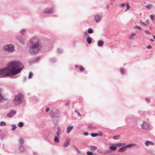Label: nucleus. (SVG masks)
Wrapping results in <instances>:
<instances>
[{
    "label": "nucleus",
    "instance_id": "1",
    "mask_svg": "<svg viewBox=\"0 0 155 155\" xmlns=\"http://www.w3.org/2000/svg\"><path fill=\"white\" fill-rule=\"evenodd\" d=\"M23 68V64L20 62L12 61L8 63L6 67L0 68V75L2 76L14 75L20 72Z\"/></svg>",
    "mask_w": 155,
    "mask_h": 155
},
{
    "label": "nucleus",
    "instance_id": "2",
    "mask_svg": "<svg viewBox=\"0 0 155 155\" xmlns=\"http://www.w3.org/2000/svg\"><path fill=\"white\" fill-rule=\"evenodd\" d=\"M31 45L30 47V52L32 54L38 52L41 48V45L39 44L38 38L35 37L32 39L31 41Z\"/></svg>",
    "mask_w": 155,
    "mask_h": 155
},
{
    "label": "nucleus",
    "instance_id": "3",
    "mask_svg": "<svg viewBox=\"0 0 155 155\" xmlns=\"http://www.w3.org/2000/svg\"><path fill=\"white\" fill-rule=\"evenodd\" d=\"M22 95L19 94L16 95L15 96L14 99L13 100V102L15 104H19L21 100Z\"/></svg>",
    "mask_w": 155,
    "mask_h": 155
},
{
    "label": "nucleus",
    "instance_id": "4",
    "mask_svg": "<svg viewBox=\"0 0 155 155\" xmlns=\"http://www.w3.org/2000/svg\"><path fill=\"white\" fill-rule=\"evenodd\" d=\"M14 47L13 46L11 45H6L4 47L5 50L11 52H12L14 51Z\"/></svg>",
    "mask_w": 155,
    "mask_h": 155
},
{
    "label": "nucleus",
    "instance_id": "5",
    "mask_svg": "<svg viewBox=\"0 0 155 155\" xmlns=\"http://www.w3.org/2000/svg\"><path fill=\"white\" fill-rule=\"evenodd\" d=\"M150 125L148 123L146 122H144L142 126V128L144 130H147L150 129Z\"/></svg>",
    "mask_w": 155,
    "mask_h": 155
},
{
    "label": "nucleus",
    "instance_id": "6",
    "mask_svg": "<svg viewBox=\"0 0 155 155\" xmlns=\"http://www.w3.org/2000/svg\"><path fill=\"white\" fill-rule=\"evenodd\" d=\"M53 8H46L44 10L43 12L45 13L50 14L53 11Z\"/></svg>",
    "mask_w": 155,
    "mask_h": 155
},
{
    "label": "nucleus",
    "instance_id": "7",
    "mask_svg": "<svg viewBox=\"0 0 155 155\" xmlns=\"http://www.w3.org/2000/svg\"><path fill=\"white\" fill-rule=\"evenodd\" d=\"M70 140L69 139H67L66 140V142L64 143L63 146L64 147H68L70 143Z\"/></svg>",
    "mask_w": 155,
    "mask_h": 155
},
{
    "label": "nucleus",
    "instance_id": "8",
    "mask_svg": "<svg viewBox=\"0 0 155 155\" xmlns=\"http://www.w3.org/2000/svg\"><path fill=\"white\" fill-rule=\"evenodd\" d=\"M154 143L150 141L147 140L145 143V145L147 147L149 145H154Z\"/></svg>",
    "mask_w": 155,
    "mask_h": 155
},
{
    "label": "nucleus",
    "instance_id": "9",
    "mask_svg": "<svg viewBox=\"0 0 155 155\" xmlns=\"http://www.w3.org/2000/svg\"><path fill=\"white\" fill-rule=\"evenodd\" d=\"M16 114V112L15 111H12L7 114V117H11Z\"/></svg>",
    "mask_w": 155,
    "mask_h": 155
},
{
    "label": "nucleus",
    "instance_id": "10",
    "mask_svg": "<svg viewBox=\"0 0 155 155\" xmlns=\"http://www.w3.org/2000/svg\"><path fill=\"white\" fill-rule=\"evenodd\" d=\"M101 19V17L100 16L98 15H97L94 17V20L96 22H98Z\"/></svg>",
    "mask_w": 155,
    "mask_h": 155
},
{
    "label": "nucleus",
    "instance_id": "11",
    "mask_svg": "<svg viewBox=\"0 0 155 155\" xmlns=\"http://www.w3.org/2000/svg\"><path fill=\"white\" fill-rule=\"evenodd\" d=\"M136 35V33H133L130 35L128 37V39L130 40H133L134 38V37Z\"/></svg>",
    "mask_w": 155,
    "mask_h": 155
},
{
    "label": "nucleus",
    "instance_id": "12",
    "mask_svg": "<svg viewBox=\"0 0 155 155\" xmlns=\"http://www.w3.org/2000/svg\"><path fill=\"white\" fill-rule=\"evenodd\" d=\"M73 129V126H70L68 127L67 129V133H69Z\"/></svg>",
    "mask_w": 155,
    "mask_h": 155
},
{
    "label": "nucleus",
    "instance_id": "13",
    "mask_svg": "<svg viewBox=\"0 0 155 155\" xmlns=\"http://www.w3.org/2000/svg\"><path fill=\"white\" fill-rule=\"evenodd\" d=\"M153 7V5L151 4H148L147 5H146V8L149 9H150L152 8Z\"/></svg>",
    "mask_w": 155,
    "mask_h": 155
},
{
    "label": "nucleus",
    "instance_id": "14",
    "mask_svg": "<svg viewBox=\"0 0 155 155\" xmlns=\"http://www.w3.org/2000/svg\"><path fill=\"white\" fill-rule=\"evenodd\" d=\"M104 41L101 40L99 41L98 42V45L99 47H101L104 44Z\"/></svg>",
    "mask_w": 155,
    "mask_h": 155
},
{
    "label": "nucleus",
    "instance_id": "15",
    "mask_svg": "<svg viewBox=\"0 0 155 155\" xmlns=\"http://www.w3.org/2000/svg\"><path fill=\"white\" fill-rule=\"evenodd\" d=\"M127 150L126 147H124L121 148H120L119 150L118 151L120 152H124L125 151Z\"/></svg>",
    "mask_w": 155,
    "mask_h": 155
},
{
    "label": "nucleus",
    "instance_id": "16",
    "mask_svg": "<svg viewBox=\"0 0 155 155\" xmlns=\"http://www.w3.org/2000/svg\"><path fill=\"white\" fill-rule=\"evenodd\" d=\"M117 147L114 146H110L109 147V149L111 150L115 151L116 150Z\"/></svg>",
    "mask_w": 155,
    "mask_h": 155
},
{
    "label": "nucleus",
    "instance_id": "17",
    "mask_svg": "<svg viewBox=\"0 0 155 155\" xmlns=\"http://www.w3.org/2000/svg\"><path fill=\"white\" fill-rule=\"evenodd\" d=\"M92 38L90 37H88L87 39V43L90 44L92 43Z\"/></svg>",
    "mask_w": 155,
    "mask_h": 155
},
{
    "label": "nucleus",
    "instance_id": "18",
    "mask_svg": "<svg viewBox=\"0 0 155 155\" xmlns=\"http://www.w3.org/2000/svg\"><path fill=\"white\" fill-rule=\"evenodd\" d=\"M136 146V144L132 143V144H128V145H127L126 146V148L127 147L130 148V147H132L134 146Z\"/></svg>",
    "mask_w": 155,
    "mask_h": 155
},
{
    "label": "nucleus",
    "instance_id": "19",
    "mask_svg": "<svg viewBox=\"0 0 155 155\" xmlns=\"http://www.w3.org/2000/svg\"><path fill=\"white\" fill-rule=\"evenodd\" d=\"M61 130L59 127H58V131L57 132V135L58 137H59V134H61Z\"/></svg>",
    "mask_w": 155,
    "mask_h": 155
},
{
    "label": "nucleus",
    "instance_id": "20",
    "mask_svg": "<svg viewBox=\"0 0 155 155\" xmlns=\"http://www.w3.org/2000/svg\"><path fill=\"white\" fill-rule=\"evenodd\" d=\"M120 135H117L113 137V138L115 140H117L120 139Z\"/></svg>",
    "mask_w": 155,
    "mask_h": 155
},
{
    "label": "nucleus",
    "instance_id": "21",
    "mask_svg": "<svg viewBox=\"0 0 155 155\" xmlns=\"http://www.w3.org/2000/svg\"><path fill=\"white\" fill-rule=\"evenodd\" d=\"M126 7L127 8L125 10V11H127L128 9H129L130 8V6L128 3H127Z\"/></svg>",
    "mask_w": 155,
    "mask_h": 155
},
{
    "label": "nucleus",
    "instance_id": "22",
    "mask_svg": "<svg viewBox=\"0 0 155 155\" xmlns=\"http://www.w3.org/2000/svg\"><path fill=\"white\" fill-rule=\"evenodd\" d=\"M91 135L92 137H95L98 135V134L96 133H92L91 134Z\"/></svg>",
    "mask_w": 155,
    "mask_h": 155
},
{
    "label": "nucleus",
    "instance_id": "23",
    "mask_svg": "<svg viewBox=\"0 0 155 155\" xmlns=\"http://www.w3.org/2000/svg\"><path fill=\"white\" fill-rule=\"evenodd\" d=\"M93 30L91 28H89L88 30V32L89 34H91L93 33Z\"/></svg>",
    "mask_w": 155,
    "mask_h": 155
},
{
    "label": "nucleus",
    "instance_id": "24",
    "mask_svg": "<svg viewBox=\"0 0 155 155\" xmlns=\"http://www.w3.org/2000/svg\"><path fill=\"white\" fill-rule=\"evenodd\" d=\"M19 149L21 151H24L25 148L23 146H21L20 147Z\"/></svg>",
    "mask_w": 155,
    "mask_h": 155
},
{
    "label": "nucleus",
    "instance_id": "25",
    "mask_svg": "<svg viewBox=\"0 0 155 155\" xmlns=\"http://www.w3.org/2000/svg\"><path fill=\"white\" fill-rule=\"evenodd\" d=\"M92 150H94L97 149V147L95 146H93L91 147Z\"/></svg>",
    "mask_w": 155,
    "mask_h": 155
},
{
    "label": "nucleus",
    "instance_id": "26",
    "mask_svg": "<svg viewBox=\"0 0 155 155\" xmlns=\"http://www.w3.org/2000/svg\"><path fill=\"white\" fill-rule=\"evenodd\" d=\"M88 128H91L92 129H95L96 128V127H93L91 124L88 125Z\"/></svg>",
    "mask_w": 155,
    "mask_h": 155
},
{
    "label": "nucleus",
    "instance_id": "27",
    "mask_svg": "<svg viewBox=\"0 0 155 155\" xmlns=\"http://www.w3.org/2000/svg\"><path fill=\"white\" fill-rule=\"evenodd\" d=\"M54 141L55 142H56L58 143L59 142V140L57 137H55L54 139Z\"/></svg>",
    "mask_w": 155,
    "mask_h": 155
},
{
    "label": "nucleus",
    "instance_id": "28",
    "mask_svg": "<svg viewBox=\"0 0 155 155\" xmlns=\"http://www.w3.org/2000/svg\"><path fill=\"white\" fill-rule=\"evenodd\" d=\"M6 125L5 123L3 121H2L1 122L0 124V126H5Z\"/></svg>",
    "mask_w": 155,
    "mask_h": 155
},
{
    "label": "nucleus",
    "instance_id": "29",
    "mask_svg": "<svg viewBox=\"0 0 155 155\" xmlns=\"http://www.w3.org/2000/svg\"><path fill=\"white\" fill-rule=\"evenodd\" d=\"M3 97L1 94V90L0 89V101L1 100H3Z\"/></svg>",
    "mask_w": 155,
    "mask_h": 155
},
{
    "label": "nucleus",
    "instance_id": "30",
    "mask_svg": "<svg viewBox=\"0 0 155 155\" xmlns=\"http://www.w3.org/2000/svg\"><path fill=\"white\" fill-rule=\"evenodd\" d=\"M79 69L81 71H83L84 70V68L81 66H80Z\"/></svg>",
    "mask_w": 155,
    "mask_h": 155
},
{
    "label": "nucleus",
    "instance_id": "31",
    "mask_svg": "<svg viewBox=\"0 0 155 155\" xmlns=\"http://www.w3.org/2000/svg\"><path fill=\"white\" fill-rule=\"evenodd\" d=\"M19 143L21 144H23L24 143V140L22 139H19Z\"/></svg>",
    "mask_w": 155,
    "mask_h": 155
},
{
    "label": "nucleus",
    "instance_id": "32",
    "mask_svg": "<svg viewBox=\"0 0 155 155\" xmlns=\"http://www.w3.org/2000/svg\"><path fill=\"white\" fill-rule=\"evenodd\" d=\"M32 76H33V73H30L29 74V75L28 76V78L29 79L31 78L32 77Z\"/></svg>",
    "mask_w": 155,
    "mask_h": 155
},
{
    "label": "nucleus",
    "instance_id": "33",
    "mask_svg": "<svg viewBox=\"0 0 155 155\" xmlns=\"http://www.w3.org/2000/svg\"><path fill=\"white\" fill-rule=\"evenodd\" d=\"M87 155H93L92 153L90 151H87Z\"/></svg>",
    "mask_w": 155,
    "mask_h": 155
},
{
    "label": "nucleus",
    "instance_id": "34",
    "mask_svg": "<svg viewBox=\"0 0 155 155\" xmlns=\"http://www.w3.org/2000/svg\"><path fill=\"white\" fill-rule=\"evenodd\" d=\"M18 125L20 127H22L23 125V124L22 122H20L18 124Z\"/></svg>",
    "mask_w": 155,
    "mask_h": 155
},
{
    "label": "nucleus",
    "instance_id": "35",
    "mask_svg": "<svg viewBox=\"0 0 155 155\" xmlns=\"http://www.w3.org/2000/svg\"><path fill=\"white\" fill-rule=\"evenodd\" d=\"M16 128V127L15 125H13L12 126V130H15Z\"/></svg>",
    "mask_w": 155,
    "mask_h": 155
},
{
    "label": "nucleus",
    "instance_id": "36",
    "mask_svg": "<svg viewBox=\"0 0 155 155\" xmlns=\"http://www.w3.org/2000/svg\"><path fill=\"white\" fill-rule=\"evenodd\" d=\"M124 145V144L122 143H118L116 144V145L118 146H122Z\"/></svg>",
    "mask_w": 155,
    "mask_h": 155
},
{
    "label": "nucleus",
    "instance_id": "37",
    "mask_svg": "<svg viewBox=\"0 0 155 155\" xmlns=\"http://www.w3.org/2000/svg\"><path fill=\"white\" fill-rule=\"evenodd\" d=\"M120 71L122 73H124V70L123 68H121L120 69Z\"/></svg>",
    "mask_w": 155,
    "mask_h": 155
},
{
    "label": "nucleus",
    "instance_id": "38",
    "mask_svg": "<svg viewBox=\"0 0 155 155\" xmlns=\"http://www.w3.org/2000/svg\"><path fill=\"white\" fill-rule=\"evenodd\" d=\"M25 32V30H22L21 31V33L22 35H23Z\"/></svg>",
    "mask_w": 155,
    "mask_h": 155
},
{
    "label": "nucleus",
    "instance_id": "39",
    "mask_svg": "<svg viewBox=\"0 0 155 155\" xmlns=\"http://www.w3.org/2000/svg\"><path fill=\"white\" fill-rule=\"evenodd\" d=\"M145 32L147 34H151L150 32H149L147 30H145Z\"/></svg>",
    "mask_w": 155,
    "mask_h": 155
},
{
    "label": "nucleus",
    "instance_id": "40",
    "mask_svg": "<svg viewBox=\"0 0 155 155\" xmlns=\"http://www.w3.org/2000/svg\"><path fill=\"white\" fill-rule=\"evenodd\" d=\"M98 134V135H99L100 136H102L103 135V133L101 132H99Z\"/></svg>",
    "mask_w": 155,
    "mask_h": 155
},
{
    "label": "nucleus",
    "instance_id": "41",
    "mask_svg": "<svg viewBox=\"0 0 155 155\" xmlns=\"http://www.w3.org/2000/svg\"><path fill=\"white\" fill-rule=\"evenodd\" d=\"M150 18H151V19L152 20V21H153L154 20V17L153 15H150Z\"/></svg>",
    "mask_w": 155,
    "mask_h": 155
},
{
    "label": "nucleus",
    "instance_id": "42",
    "mask_svg": "<svg viewBox=\"0 0 155 155\" xmlns=\"http://www.w3.org/2000/svg\"><path fill=\"white\" fill-rule=\"evenodd\" d=\"M125 5V4L124 3H122L120 5V6L121 7H124Z\"/></svg>",
    "mask_w": 155,
    "mask_h": 155
},
{
    "label": "nucleus",
    "instance_id": "43",
    "mask_svg": "<svg viewBox=\"0 0 155 155\" xmlns=\"http://www.w3.org/2000/svg\"><path fill=\"white\" fill-rule=\"evenodd\" d=\"M147 49H151L152 48V47L151 45H149L147 47Z\"/></svg>",
    "mask_w": 155,
    "mask_h": 155
},
{
    "label": "nucleus",
    "instance_id": "44",
    "mask_svg": "<svg viewBox=\"0 0 155 155\" xmlns=\"http://www.w3.org/2000/svg\"><path fill=\"white\" fill-rule=\"evenodd\" d=\"M50 110V108H47L46 109V111L47 112H48V111H49Z\"/></svg>",
    "mask_w": 155,
    "mask_h": 155
},
{
    "label": "nucleus",
    "instance_id": "45",
    "mask_svg": "<svg viewBox=\"0 0 155 155\" xmlns=\"http://www.w3.org/2000/svg\"><path fill=\"white\" fill-rule=\"evenodd\" d=\"M135 28H138V29H139L140 30H141V28L140 27H139L138 26H135Z\"/></svg>",
    "mask_w": 155,
    "mask_h": 155
},
{
    "label": "nucleus",
    "instance_id": "46",
    "mask_svg": "<svg viewBox=\"0 0 155 155\" xmlns=\"http://www.w3.org/2000/svg\"><path fill=\"white\" fill-rule=\"evenodd\" d=\"M146 100L147 101H148V102H149V101H150V99H149V98H146Z\"/></svg>",
    "mask_w": 155,
    "mask_h": 155
},
{
    "label": "nucleus",
    "instance_id": "47",
    "mask_svg": "<svg viewBox=\"0 0 155 155\" xmlns=\"http://www.w3.org/2000/svg\"><path fill=\"white\" fill-rule=\"evenodd\" d=\"M80 66L79 65H75V67L76 68H79L80 67Z\"/></svg>",
    "mask_w": 155,
    "mask_h": 155
},
{
    "label": "nucleus",
    "instance_id": "48",
    "mask_svg": "<svg viewBox=\"0 0 155 155\" xmlns=\"http://www.w3.org/2000/svg\"><path fill=\"white\" fill-rule=\"evenodd\" d=\"M84 134L85 135L87 136L88 135V133L87 132H85Z\"/></svg>",
    "mask_w": 155,
    "mask_h": 155
},
{
    "label": "nucleus",
    "instance_id": "49",
    "mask_svg": "<svg viewBox=\"0 0 155 155\" xmlns=\"http://www.w3.org/2000/svg\"><path fill=\"white\" fill-rule=\"evenodd\" d=\"M78 116H80V117L81 116V115L79 112L78 113Z\"/></svg>",
    "mask_w": 155,
    "mask_h": 155
},
{
    "label": "nucleus",
    "instance_id": "50",
    "mask_svg": "<svg viewBox=\"0 0 155 155\" xmlns=\"http://www.w3.org/2000/svg\"><path fill=\"white\" fill-rule=\"evenodd\" d=\"M84 34L86 36L87 35V33L86 32L84 33Z\"/></svg>",
    "mask_w": 155,
    "mask_h": 155
},
{
    "label": "nucleus",
    "instance_id": "51",
    "mask_svg": "<svg viewBox=\"0 0 155 155\" xmlns=\"http://www.w3.org/2000/svg\"><path fill=\"white\" fill-rule=\"evenodd\" d=\"M142 25H146V24H145L144 23V22H142Z\"/></svg>",
    "mask_w": 155,
    "mask_h": 155
},
{
    "label": "nucleus",
    "instance_id": "52",
    "mask_svg": "<svg viewBox=\"0 0 155 155\" xmlns=\"http://www.w3.org/2000/svg\"><path fill=\"white\" fill-rule=\"evenodd\" d=\"M150 41H154V40L153 39H150Z\"/></svg>",
    "mask_w": 155,
    "mask_h": 155
},
{
    "label": "nucleus",
    "instance_id": "53",
    "mask_svg": "<svg viewBox=\"0 0 155 155\" xmlns=\"http://www.w3.org/2000/svg\"><path fill=\"white\" fill-rule=\"evenodd\" d=\"M153 38H154V39H155V36H154V35H153Z\"/></svg>",
    "mask_w": 155,
    "mask_h": 155
},
{
    "label": "nucleus",
    "instance_id": "54",
    "mask_svg": "<svg viewBox=\"0 0 155 155\" xmlns=\"http://www.w3.org/2000/svg\"><path fill=\"white\" fill-rule=\"evenodd\" d=\"M147 23H148V21H147Z\"/></svg>",
    "mask_w": 155,
    "mask_h": 155
}]
</instances>
